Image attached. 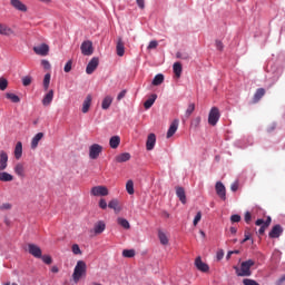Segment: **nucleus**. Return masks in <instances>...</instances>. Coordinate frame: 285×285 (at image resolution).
<instances>
[{"label":"nucleus","instance_id":"obj_55","mask_svg":"<svg viewBox=\"0 0 285 285\" xmlns=\"http://www.w3.org/2000/svg\"><path fill=\"white\" fill-rule=\"evenodd\" d=\"M199 222H202V212H198L194 218V226H197V224H199Z\"/></svg>","mask_w":285,"mask_h":285},{"label":"nucleus","instance_id":"obj_10","mask_svg":"<svg viewBox=\"0 0 285 285\" xmlns=\"http://www.w3.org/2000/svg\"><path fill=\"white\" fill-rule=\"evenodd\" d=\"M33 52L39 55L40 57H48V52H50V47L46 43H41L40 46L33 47Z\"/></svg>","mask_w":285,"mask_h":285},{"label":"nucleus","instance_id":"obj_25","mask_svg":"<svg viewBox=\"0 0 285 285\" xmlns=\"http://www.w3.org/2000/svg\"><path fill=\"white\" fill-rule=\"evenodd\" d=\"M43 139V132H38L31 140V149L35 150L39 146V141Z\"/></svg>","mask_w":285,"mask_h":285},{"label":"nucleus","instance_id":"obj_59","mask_svg":"<svg viewBox=\"0 0 285 285\" xmlns=\"http://www.w3.org/2000/svg\"><path fill=\"white\" fill-rule=\"evenodd\" d=\"M216 259L220 262V259H224V249H220L216 253Z\"/></svg>","mask_w":285,"mask_h":285},{"label":"nucleus","instance_id":"obj_42","mask_svg":"<svg viewBox=\"0 0 285 285\" xmlns=\"http://www.w3.org/2000/svg\"><path fill=\"white\" fill-rule=\"evenodd\" d=\"M122 257H127V258L135 257V249H124Z\"/></svg>","mask_w":285,"mask_h":285},{"label":"nucleus","instance_id":"obj_62","mask_svg":"<svg viewBox=\"0 0 285 285\" xmlns=\"http://www.w3.org/2000/svg\"><path fill=\"white\" fill-rule=\"evenodd\" d=\"M238 188H239V184L237 181L233 183L230 186V190L233 193H237Z\"/></svg>","mask_w":285,"mask_h":285},{"label":"nucleus","instance_id":"obj_21","mask_svg":"<svg viewBox=\"0 0 285 285\" xmlns=\"http://www.w3.org/2000/svg\"><path fill=\"white\" fill-rule=\"evenodd\" d=\"M104 230H106V223H104V220L97 222L94 226L95 235H101V233H104Z\"/></svg>","mask_w":285,"mask_h":285},{"label":"nucleus","instance_id":"obj_5","mask_svg":"<svg viewBox=\"0 0 285 285\" xmlns=\"http://www.w3.org/2000/svg\"><path fill=\"white\" fill-rule=\"evenodd\" d=\"M104 153V146L99 144H92L89 147V159H99V155Z\"/></svg>","mask_w":285,"mask_h":285},{"label":"nucleus","instance_id":"obj_1","mask_svg":"<svg viewBox=\"0 0 285 285\" xmlns=\"http://www.w3.org/2000/svg\"><path fill=\"white\" fill-rule=\"evenodd\" d=\"M254 264H255V261L247 259L240 264V267L234 266V271H235L237 277H250V275H253L250 267Z\"/></svg>","mask_w":285,"mask_h":285},{"label":"nucleus","instance_id":"obj_31","mask_svg":"<svg viewBox=\"0 0 285 285\" xmlns=\"http://www.w3.org/2000/svg\"><path fill=\"white\" fill-rule=\"evenodd\" d=\"M14 176L9 174L8 171L0 170V181H13Z\"/></svg>","mask_w":285,"mask_h":285},{"label":"nucleus","instance_id":"obj_29","mask_svg":"<svg viewBox=\"0 0 285 285\" xmlns=\"http://www.w3.org/2000/svg\"><path fill=\"white\" fill-rule=\"evenodd\" d=\"M119 144H121V138L119 136H112L110 139H109V146L110 148H119Z\"/></svg>","mask_w":285,"mask_h":285},{"label":"nucleus","instance_id":"obj_7","mask_svg":"<svg viewBox=\"0 0 285 285\" xmlns=\"http://www.w3.org/2000/svg\"><path fill=\"white\" fill-rule=\"evenodd\" d=\"M91 195L94 197H106V196H108V187L95 186L91 188Z\"/></svg>","mask_w":285,"mask_h":285},{"label":"nucleus","instance_id":"obj_8","mask_svg":"<svg viewBox=\"0 0 285 285\" xmlns=\"http://www.w3.org/2000/svg\"><path fill=\"white\" fill-rule=\"evenodd\" d=\"M284 233V227H282V225L277 224V225H274L272 230L268 233V237L271 239H277L279 237H282Z\"/></svg>","mask_w":285,"mask_h":285},{"label":"nucleus","instance_id":"obj_22","mask_svg":"<svg viewBox=\"0 0 285 285\" xmlns=\"http://www.w3.org/2000/svg\"><path fill=\"white\" fill-rule=\"evenodd\" d=\"M155 101H157V94H153L145 102L144 108L145 110H150L153 106L155 105Z\"/></svg>","mask_w":285,"mask_h":285},{"label":"nucleus","instance_id":"obj_12","mask_svg":"<svg viewBox=\"0 0 285 285\" xmlns=\"http://www.w3.org/2000/svg\"><path fill=\"white\" fill-rule=\"evenodd\" d=\"M215 190L216 195H218V197L223 199V202H226V186H224V183L217 181L215 185Z\"/></svg>","mask_w":285,"mask_h":285},{"label":"nucleus","instance_id":"obj_23","mask_svg":"<svg viewBox=\"0 0 285 285\" xmlns=\"http://www.w3.org/2000/svg\"><path fill=\"white\" fill-rule=\"evenodd\" d=\"M176 196L178 197L179 202L186 204V189H184V187H176Z\"/></svg>","mask_w":285,"mask_h":285},{"label":"nucleus","instance_id":"obj_58","mask_svg":"<svg viewBox=\"0 0 285 285\" xmlns=\"http://www.w3.org/2000/svg\"><path fill=\"white\" fill-rule=\"evenodd\" d=\"M244 219H245L246 224H250V219H253V216L250 215V212L245 213Z\"/></svg>","mask_w":285,"mask_h":285},{"label":"nucleus","instance_id":"obj_27","mask_svg":"<svg viewBox=\"0 0 285 285\" xmlns=\"http://www.w3.org/2000/svg\"><path fill=\"white\" fill-rule=\"evenodd\" d=\"M22 155H23V144H21V141H18L14 147V157L16 159H21Z\"/></svg>","mask_w":285,"mask_h":285},{"label":"nucleus","instance_id":"obj_3","mask_svg":"<svg viewBox=\"0 0 285 285\" xmlns=\"http://www.w3.org/2000/svg\"><path fill=\"white\" fill-rule=\"evenodd\" d=\"M86 271H87L86 262L78 261L72 274V279L75 284H78L79 279L86 276Z\"/></svg>","mask_w":285,"mask_h":285},{"label":"nucleus","instance_id":"obj_11","mask_svg":"<svg viewBox=\"0 0 285 285\" xmlns=\"http://www.w3.org/2000/svg\"><path fill=\"white\" fill-rule=\"evenodd\" d=\"M97 68H99V58L94 57V58H91V60L88 62V65L86 67L87 75H92V72H95V70H97Z\"/></svg>","mask_w":285,"mask_h":285},{"label":"nucleus","instance_id":"obj_24","mask_svg":"<svg viewBox=\"0 0 285 285\" xmlns=\"http://www.w3.org/2000/svg\"><path fill=\"white\" fill-rule=\"evenodd\" d=\"M108 208H111L115 213H121V207L119 206V200L117 198H114L108 203Z\"/></svg>","mask_w":285,"mask_h":285},{"label":"nucleus","instance_id":"obj_41","mask_svg":"<svg viewBox=\"0 0 285 285\" xmlns=\"http://www.w3.org/2000/svg\"><path fill=\"white\" fill-rule=\"evenodd\" d=\"M50 79H51V75L46 73L43 78V90H48V88H50Z\"/></svg>","mask_w":285,"mask_h":285},{"label":"nucleus","instance_id":"obj_51","mask_svg":"<svg viewBox=\"0 0 285 285\" xmlns=\"http://www.w3.org/2000/svg\"><path fill=\"white\" fill-rule=\"evenodd\" d=\"M71 250L73 255H81V248L77 244L72 245Z\"/></svg>","mask_w":285,"mask_h":285},{"label":"nucleus","instance_id":"obj_36","mask_svg":"<svg viewBox=\"0 0 285 285\" xmlns=\"http://www.w3.org/2000/svg\"><path fill=\"white\" fill-rule=\"evenodd\" d=\"M158 239L163 246H167L168 244V236H166V233L158 230Z\"/></svg>","mask_w":285,"mask_h":285},{"label":"nucleus","instance_id":"obj_33","mask_svg":"<svg viewBox=\"0 0 285 285\" xmlns=\"http://www.w3.org/2000/svg\"><path fill=\"white\" fill-rule=\"evenodd\" d=\"M110 106H112V97L107 96L102 99L101 108H102V110H108V108H110Z\"/></svg>","mask_w":285,"mask_h":285},{"label":"nucleus","instance_id":"obj_14","mask_svg":"<svg viewBox=\"0 0 285 285\" xmlns=\"http://www.w3.org/2000/svg\"><path fill=\"white\" fill-rule=\"evenodd\" d=\"M179 128V119H174L167 130V139H170Z\"/></svg>","mask_w":285,"mask_h":285},{"label":"nucleus","instance_id":"obj_44","mask_svg":"<svg viewBox=\"0 0 285 285\" xmlns=\"http://www.w3.org/2000/svg\"><path fill=\"white\" fill-rule=\"evenodd\" d=\"M40 259H42L43 264H52V257L50 255H41Z\"/></svg>","mask_w":285,"mask_h":285},{"label":"nucleus","instance_id":"obj_52","mask_svg":"<svg viewBox=\"0 0 285 285\" xmlns=\"http://www.w3.org/2000/svg\"><path fill=\"white\" fill-rule=\"evenodd\" d=\"M176 58L177 59H184L186 61V60L190 59V56H188V53H181V52L178 51L176 53Z\"/></svg>","mask_w":285,"mask_h":285},{"label":"nucleus","instance_id":"obj_40","mask_svg":"<svg viewBox=\"0 0 285 285\" xmlns=\"http://www.w3.org/2000/svg\"><path fill=\"white\" fill-rule=\"evenodd\" d=\"M202 124V117L197 116L196 118H194L190 122V128H194V130H197V128H199V125Z\"/></svg>","mask_w":285,"mask_h":285},{"label":"nucleus","instance_id":"obj_19","mask_svg":"<svg viewBox=\"0 0 285 285\" xmlns=\"http://www.w3.org/2000/svg\"><path fill=\"white\" fill-rule=\"evenodd\" d=\"M8 168V153L0 151V170H6Z\"/></svg>","mask_w":285,"mask_h":285},{"label":"nucleus","instance_id":"obj_9","mask_svg":"<svg viewBox=\"0 0 285 285\" xmlns=\"http://www.w3.org/2000/svg\"><path fill=\"white\" fill-rule=\"evenodd\" d=\"M28 253H29V255H32V257H36V259H41L42 252H41V247H39V245L29 244Z\"/></svg>","mask_w":285,"mask_h":285},{"label":"nucleus","instance_id":"obj_50","mask_svg":"<svg viewBox=\"0 0 285 285\" xmlns=\"http://www.w3.org/2000/svg\"><path fill=\"white\" fill-rule=\"evenodd\" d=\"M0 210H12V204L3 203L2 205H0Z\"/></svg>","mask_w":285,"mask_h":285},{"label":"nucleus","instance_id":"obj_13","mask_svg":"<svg viewBox=\"0 0 285 285\" xmlns=\"http://www.w3.org/2000/svg\"><path fill=\"white\" fill-rule=\"evenodd\" d=\"M195 266L198 271H200V273H208V271H210L208 264L202 262V256H198L195 259Z\"/></svg>","mask_w":285,"mask_h":285},{"label":"nucleus","instance_id":"obj_37","mask_svg":"<svg viewBox=\"0 0 285 285\" xmlns=\"http://www.w3.org/2000/svg\"><path fill=\"white\" fill-rule=\"evenodd\" d=\"M163 81H164V75H163V73H157V75L154 77L151 83H153L154 86H161Z\"/></svg>","mask_w":285,"mask_h":285},{"label":"nucleus","instance_id":"obj_57","mask_svg":"<svg viewBox=\"0 0 285 285\" xmlns=\"http://www.w3.org/2000/svg\"><path fill=\"white\" fill-rule=\"evenodd\" d=\"M136 3L140 10L146 8V0H136Z\"/></svg>","mask_w":285,"mask_h":285},{"label":"nucleus","instance_id":"obj_35","mask_svg":"<svg viewBox=\"0 0 285 285\" xmlns=\"http://www.w3.org/2000/svg\"><path fill=\"white\" fill-rule=\"evenodd\" d=\"M126 190L128 195H135V183L132 181V179H129L126 183Z\"/></svg>","mask_w":285,"mask_h":285},{"label":"nucleus","instance_id":"obj_61","mask_svg":"<svg viewBox=\"0 0 285 285\" xmlns=\"http://www.w3.org/2000/svg\"><path fill=\"white\" fill-rule=\"evenodd\" d=\"M126 92H127L126 89L121 90V91L118 94V96H117V100H118V101H121V99H124V97H126Z\"/></svg>","mask_w":285,"mask_h":285},{"label":"nucleus","instance_id":"obj_56","mask_svg":"<svg viewBox=\"0 0 285 285\" xmlns=\"http://www.w3.org/2000/svg\"><path fill=\"white\" fill-rule=\"evenodd\" d=\"M99 208H101L102 210H106V208H108V203L104 198L99 200Z\"/></svg>","mask_w":285,"mask_h":285},{"label":"nucleus","instance_id":"obj_39","mask_svg":"<svg viewBox=\"0 0 285 285\" xmlns=\"http://www.w3.org/2000/svg\"><path fill=\"white\" fill-rule=\"evenodd\" d=\"M6 97L8 99H10V101H12V104H19L21 101V98H19V96H17L16 94H12V92H7Z\"/></svg>","mask_w":285,"mask_h":285},{"label":"nucleus","instance_id":"obj_4","mask_svg":"<svg viewBox=\"0 0 285 285\" xmlns=\"http://www.w3.org/2000/svg\"><path fill=\"white\" fill-rule=\"evenodd\" d=\"M220 117H222V114H219V108L213 107L209 110V115H208V124H209V126H217V122L219 121Z\"/></svg>","mask_w":285,"mask_h":285},{"label":"nucleus","instance_id":"obj_45","mask_svg":"<svg viewBox=\"0 0 285 285\" xmlns=\"http://www.w3.org/2000/svg\"><path fill=\"white\" fill-rule=\"evenodd\" d=\"M230 222L232 224H239V222H242V216L238 214H234L230 216Z\"/></svg>","mask_w":285,"mask_h":285},{"label":"nucleus","instance_id":"obj_46","mask_svg":"<svg viewBox=\"0 0 285 285\" xmlns=\"http://www.w3.org/2000/svg\"><path fill=\"white\" fill-rule=\"evenodd\" d=\"M8 88V79L1 77L0 78V90H6Z\"/></svg>","mask_w":285,"mask_h":285},{"label":"nucleus","instance_id":"obj_47","mask_svg":"<svg viewBox=\"0 0 285 285\" xmlns=\"http://www.w3.org/2000/svg\"><path fill=\"white\" fill-rule=\"evenodd\" d=\"M30 83H32V77H30V76H24V77L22 78V86L28 87V86H30Z\"/></svg>","mask_w":285,"mask_h":285},{"label":"nucleus","instance_id":"obj_18","mask_svg":"<svg viewBox=\"0 0 285 285\" xmlns=\"http://www.w3.org/2000/svg\"><path fill=\"white\" fill-rule=\"evenodd\" d=\"M90 106H92V96L88 95L82 102L81 112L86 115L90 110Z\"/></svg>","mask_w":285,"mask_h":285},{"label":"nucleus","instance_id":"obj_54","mask_svg":"<svg viewBox=\"0 0 285 285\" xmlns=\"http://www.w3.org/2000/svg\"><path fill=\"white\" fill-rule=\"evenodd\" d=\"M65 72H70L72 70V60H68L63 68Z\"/></svg>","mask_w":285,"mask_h":285},{"label":"nucleus","instance_id":"obj_34","mask_svg":"<svg viewBox=\"0 0 285 285\" xmlns=\"http://www.w3.org/2000/svg\"><path fill=\"white\" fill-rule=\"evenodd\" d=\"M117 224L122 228H125V230H128L130 228V223L126 218H121V217L117 218Z\"/></svg>","mask_w":285,"mask_h":285},{"label":"nucleus","instance_id":"obj_15","mask_svg":"<svg viewBox=\"0 0 285 285\" xmlns=\"http://www.w3.org/2000/svg\"><path fill=\"white\" fill-rule=\"evenodd\" d=\"M10 3L19 12H28V7L21 0H10Z\"/></svg>","mask_w":285,"mask_h":285},{"label":"nucleus","instance_id":"obj_32","mask_svg":"<svg viewBox=\"0 0 285 285\" xmlns=\"http://www.w3.org/2000/svg\"><path fill=\"white\" fill-rule=\"evenodd\" d=\"M13 170H14L16 175H18V177H26L23 164L18 163V164L14 166Z\"/></svg>","mask_w":285,"mask_h":285},{"label":"nucleus","instance_id":"obj_64","mask_svg":"<svg viewBox=\"0 0 285 285\" xmlns=\"http://www.w3.org/2000/svg\"><path fill=\"white\" fill-rule=\"evenodd\" d=\"M284 282H285V274L282 275V276L276 281L275 285H282V284H284Z\"/></svg>","mask_w":285,"mask_h":285},{"label":"nucleus","instance_id":"obj_16","mask_svg":"<svg viewBox=\"0 0 285 285\" xmlns=\"http://www.w3.org/2000/svg\"><path fill=\"white\" fill-rule=\"evenodd\" d=\"M155 144H157V136L155 134H149L146 141L147 150H154Z\"/></svg>","mask_w":285,"mask_h":285},{"label":"nucleus","instance_id":"obj_30","mask_svg":"<svg viewBox=\"0 0 285 285\" xmlns=\"http://www.w3.org/2000/svg\"><path fill=\"white\" fill-rule=\"evenodd\" d=\"M266 95V89L264 88H258L256 92L254 94V104H257Z\"/></svg>","mask_w":285,"mask_h":285},{"label":"nucleus","instance_id":"obj_20","mask_svg":"<svg viewBox=\"0 0 285 285\" xmlns=\"http://www.w3.org/2000/svg\"><path fill=\"white\" fill-rule=\"evenodd\" d=\"M116 52L118 57H124V55H126V47L124 46V40H121V38H119L117 41Z\"/></svg>","mask_w":285,"mask_h":285},{"label":"nucleus","instance_id":"obj_6","mask_svg":"<svg viewBox=\"0 0 285 285\" xmlns=\"http://www.w3.org/2000/svg\"><path fill=\"white\" fill-rule=\"evenodd\" d=\"M80 50L85 57H90V55L95 52V49L92 48V41H83L80 46Z\"/></svg>","mask_w":285,"mask_h":285},{"label":"nucleus","instance_id":"obj_28","mask_svg":"<svg viewBox=\"0 0 285 285\" xmlns=\"http://www.w3.org/2000/svg\"><path fill=\"white\" fill-rule=\"evenodd\" d=\"M130 157H131L130 153H122V154L116 156V161L118 164H124L126 161H130Z\"/></svg>","mask_w":285,"mask_h":285},{"label":"nucleus","instance_id":"obj_17","mask_svg":"<svg viewBox=\"0 0 285 285\" xmlns=\"http://www.w3.org/2000/svg\"><path fill=\"white\" fill-rule=\"evenodd\" d=\"M55 99V90L50 89L42 98V106H50Z\"/></svg>","mask_w":285,"mask_h":285},{"label":"nucleus","instance_id":"obj_63","mask_svg":"<svg viewBox=\"0 0 285 285\" xmlns=\"http://www.w3.org/2000/svg\"><path fill=\"white\" fill-rule=\"evenodd\" d=\"M216 48L217 50H224V42H222V40H216Z\"/></svg>","mask_w":285,"mask_h":285},{"label":"nucleus","instance_id":"obj_48","mask_svg":"<svg viewBox=\"0 0 285 285\" xmlns=\"http://www.w3.org/2000/svg\"><path fill=\"white\" fill-rule=\"evenodd\" d=\"M277 129V122H272L268 127H267V132L271 135L272 132H275V130Z\"/></svg>","mask_w":285,"mask_h":285},{"label":"nucleus","instance_id":"obj_49","mask_svg":"<svg viewBox=\"0 0 285 285\" xmlns=\"http://www.w3.org/2000/svg\"><path fill=\"white\" fill-rule=\"evenodd\" d=\"M41 66L45 70H50L52 68V66L50 65V61L46 59L41 60Z\"/></svg>","mask_w":285,"mask_h":285},{"label":"nucleus","instance_id":"obj_53","mask_svg":"<svg viewBox=\"0 0 285 285\" xmlns=\"http://www.w3.org/2000/svg\"><path fill=\"white\" fill-rule=\"evenodd\" d=\"M159 46V42L157 40H151L147 47L148 50H155Z\"/></svg>","mask_w":285,"mask_h":285},{"label":"nucleus","instance_id":"obj_38","mask_svg":"<svg viewBox=\"0 0 285 285\" xmlns=\"http://www.w3.org/2000/svg\"><path fill=\"white\" fill-rule=\"evenodd\" d=\"M0 35L10 37V35H12V30L8 26L0 24Z\"/></svg>","mask_w":285,"mask_h":285},{"label":"nucleus","instance_id":"obj_2","mask_svg":"<svg viewBox=\"0 0 285 285\" xmlns=\"http://www.w3.org/2000/svg\"><path fill=\"white\" fill-rule=\"evenodd\" d=\"M269 72L272 75V77L269 78V81H271L269 88H271L272 86H275V83L279 81V77L284 75V66L274 63L271 66Z\"/></svg>","mask_w":285,"mask_h":285},{"label":"nucleus","instance_id":"obj_43","mask_svg":"<svg viewBox=\"0 0 285 285\" xmlns=\"http://www.w3.org/2000/svg\"><path fill=\"white\" fill-rule=\"evenodd\" d=\"M193 112H195V104H190L188 107H187V109H186V111H185V117H190V115H193Z\"/></svg>","mask_w":285,"mask_h":285},{"label":"nucleus","instance_id":"obj_26","mask_svg":"<svg viewBox=\"0 0 285 285\" xmlns=\"http://www.w3.org/2000/svg\"><path fill=\"white\" fill-rule=\"evenodd\" d=\"M173 70H174L175 77H177V79H179L181 77V72H184V68L181 67V62H175L173 65Z\"/></svg>","mask_w":285,"mask_h":285},{"label":"nucleus","instance_id":"obj_60","mask_svg":"<svg viewBox=\"0 0 285 285\" xmlns=\"http://www.w3.org/2000/svg\"><path fill=\"white\" fill-rule=\"evenodd\" d=\"M250 233L249 232H245V238L243 240H240V244H246V242L250 240Z\"/></svg>","mask_w":285,"mask_h":285}]
</instances>
